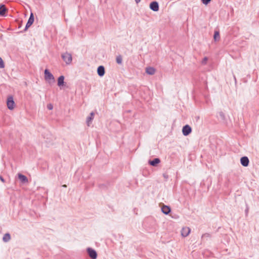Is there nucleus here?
Here are the masks:
<instances>
[{
    "label": "nucleus",
    "mask_w": 259,
    "mask_h": 259,
    "mask_svg": "<svg viewBox=\"0 0 259 259\" xmlns=\"http://www.w3.org/2000/svg\"><path fill=\"white\" fill-rule=\"evenodd\" d=\"M64 187H66V185H64L63 186Z\"/></svg>",
    "instance_id": "cd10ccee"
},
{
    "label": "nucleus",
    "mask_w": 259,
    "mask_h": 259,
    "mask_svg": "<svg viewBox=\"0 0 259 259\" xmlns=\"http://www.w3.org/2000/svg\"><path fill=\"white\" fill-rule=\"evenodd\" d=\"M94 115H95L94 113L93 112H92L90 113V115L87 117V124L88 126H89L90 125V124L92 122V121L94 119Z\"/></svg>",
    "instance_id": "f8f14e48"
},
{
    "label": "nucleus",
    "mask_w": 259,
    "mask_h": 259,
    "mask_svg": "<svg viewBox=\"0 0 259 259\" xmlns=\"http://www.w3.org/2000/svg\"><path fill=\"white\" fill-rule=\"evenodd\" d=\"M0 180H1L3 182H5L4 178H3L2 176H0Z\"/></svg>",
    "instance_id": "a878e982"
},
{
    "label": "nucleus",
    "mask_w": 259,
    "mask_h": 259,
    "mask_svg": "<svg viewBox=\"0 0 259 259\" xmlns=\"http://www.w3.org/2000/svg\"><path fill=\"white\" fill-rule=\"evenodd\" d=\"M116 61L117 64H121L122 62V58L121 56H118L116 58Z\"/></svg>",
    "instance_id": "aec40b11"
},
{
    "label": "nucleus",
    "mask_w": 259,
    "mask_h": 259,
    "mask_svg": "<svg viewBox=\"0 0 259 259\" xmlns=\"http://www.w3.org/2000/svg\"><path fill=\"white\" fill-rule=\"evenodd\" d=\"M190 229L189 227L183 228L181 231V235L183 237H187L190 233Z\"/></svg>",
    "instance_id": "6e6552de"
},
{
    "label": "nucleus",
    "mask_w": 259,
    "mask_h": 259,
    "mask_svg": "<svg viewBox=\"0 0 259 259\" xmlns=\"http://www.w3.org/2000/svg\"><path fill=\"white\" fill-rule=\"evenodd\" d=\"M14 101L13 100V98L12 97H9L8 98L7 100V106L8 108L12 110L14 109Z\"/></svg>",
    "instance_id": "20e7f679"
},
{
    "label": "nucleus",
    "mask_w": 259,
    "mask_h": 259,
    "mask_svg": "<svg viewBox=\"0 0 259 259\" xmlns=\"http://www.w3.org/2000/svg\"><path fill=\"white\" fill-rule=\"evenodd\" d=\"M62 58L67 64H69L72 61V56L68 53H65L62 55Z\"/></svg>",
    "instance_id": "f03ea898"
},
{
    "label": "nucleus",
    "mask_w": 259,
    "mask_h": 259,
    "mask_svg": "<svg viewBox=\"0 0 259 259\" xmlns=\"http://www.w3.org/2000/svg\"><path fill=\"white\" fill-rule=\"evenodd\" d=\"M210 236V234L208 233L204 234V235H202V237H209Z\"/></svg>",
    "instance_id": "393cba45"
},
{
    "label": "nucleus",
    "mask_w": 259,
    "mask_h": 259,
    "mask_svg": "<svg viewBox=\"0 0 259 259\" xmlns=\"http://www.w3.org/2000/svg\"><path fill=\"white\" fill-rule=\"evenodd\" d=\"M45 78L50 83L55 81V78L53 74L50 73L48 69L45 70Z\"/></svg>",
    "instance_id": "f257e3e1"
},
{
    "label": "nucleus",
    "mask_w": 259,
    "mask_h": 259,
    "mask_svg": "<svg viewBox=\"0 0 259 259\" xmlns=\"http://www.w3.org/2000/svg\"><path fill=\"white\" fill-rule=\"evenodd\" d=\"M207 60H208V58L206 57H204L203 59V60H202V62H201L202 64L205 65L207 63Z\"/></svg>",
    "instance_id": "4be33fe9"
},
{
    "label": "nucleus",
    "mask_w": 259,
    "mask_h": 259,
    "mask_svg": "<svg viewBox=\"0 0 259 259\" xmlns=\"http://www.w3.org/2000/svg\"><path fill=\"white\" fill-rule=\"evenodd\" d=\"M150 8L153 11L157 12L159 10V5L158 3L156 2H152L150 4Z\"/></svg>",
    "instance_id": "423d86ee"
},
{
    "label": "nucleus",
    "mask_w": 259,
    "mask_h": 259,
    "mask_svg": "<svg viewBox=\"0 0 259 259\" xmlns=\"http://www.w3.org/2000/svg\"><path fill=\"white\" fill-rule=\"evenodd\" d=\"M5 67L4 62L3 59L0 57V68H3Z\"/></svg>",
    "instance_id": "412c9836"
},
{
    "label": "nucleus",
    "mask_w": 259,
    "mask_h": 259,
    "mask_svg": "<svg viewBox=\"0 0 259 259\" xmlns=\"http://www.w3.org/2000/svg\"><path fill=\"white\" fill-rule=\"evenodd\" d=\"M18 178L20 180V181L22 183H26L28 182L27 178L25 176H24L21 174H18Z\"/></svg>",
    "instance_id": "9d476101"
},
{
    "label": "nucleus",
    "mask_w": 259,
    "mask_h": 259,
    "mask_svg": "<svg viewBox=\"0 0 259 259\" xmlns=\"http://www.w3.org/2000/svg\"><path fill=\"white\" fill-rule=\"evenodd\" d=\"M160 160L158 158H154L152 160L149 161V163L152 166H156L157 164L160 163Z\"/></svg>",
    "instance_id": "dca6fc26"
},
{
    "label": "nucleus",
    "mask_w": 259,
    "mask_h": 259,
    "mask_svg": "<svg viewBox=\"0 0 259 259\" xmlns=\"http://www.w3.org/2000/svg\"><path fill=\"white\" fill-rule=\"evenodd\" d=\"M241 164L244 166H247L249 164V159L246 156H244L241 158Z\"/></svg>",
    "instance_id": "1a4fd4ad"
},
{
    "label": "nucleus",
    "mask_w": 259,
    "mask_h": 259,
    "mask_svg": "<svg viewBox=\"0 0 259 259\" xmlns=\"http://www.w3.org/2000/svg\"><path fill=\"white\" fill-rule=\"evenodd\" d=\"M47 108L49 110H52L53 109V105L52 104H50L48 105Z\"/></svg>",
    "instance_id": "b1692460"
},
{
    "label": "nucleus",
    "mask_w": 259,
    "mask_h": 259,
    "mask_svg": "<svg viewBox=\"0 0 259 259\" xmlns=\"http://www.w3.org/2000/svg\"><path fill=\"white\" fill-rule=\"evenodd\" d=\"M213 38L215 41H219L220 40V33L218 31H215Z\"/></svg>",
    "instance_id": "6ab92c4d"
},
{
    "label": "nucleus",
    "mask_w": 259,
    "mask_h": 259,
    "mask_svg": "<svg viewBox=\"0 0 259 259\" xmlns=\"http://www.w3.org/2000/svg\"><path fill=\"white\" fill-rule=\"evenodd\" d=\"M64 76H63V75H61L59 77L58 79V85L59 87H62V86H63L64 85Z\"/></svg>",
    "instance_id": "2eb2a0df"
},
{
    "label": "nucleus",
    "mask_w": 259,
    "mask_h": 259,
    "mask_svg": "<svg viewBox=\"0 0 259 259\" xmlns=\"http://www.w3.org/2000/svg\"><path fill=\"white\" fill-rule=\"evenodd\" d=\"M87 250L90 257L92 259H96L97 258V254L95 250L91 248H89Z\"/></svg>",
    "instance_id": "39448f33"
},
{
    "label": "nucleus",
    "mask_w": 259,
    "mask_h": 259,
    "mask_svg": "<svg viewBox=\"0 0 259 259\" xmlns=\"http://www.w3.org/2000/svg\"><path fill=\"white\" fill-rule=\"evenodd\" d=\"M191 132V127L189 125H186L183 127L182 132L184 136H188Z\"/></svg>",
    "instance_id": "7ed1b4c3"
},
{
    "label": "nucleus",
    "mask_w": 259,
    "mask_h": 259,
    "mask_svg": "<svg viewBox=\"0 0 259 259\" xmlns=\"http://www.w3.org/2000/svg\"><path fill=\"white\" fill-rule=\"evenodd\" d=\"M34 22V16L33 13H31L29 18L28 20V22L26 25L25 30H26L28 29L33 23Z\"/></svg>",
    "instance_id": "0eeeda50"
},
{
    "label": "nucleus",
    "mask_w": 259,
    "mask_h": 259,
    "mask_svg": "<svg viewBox=\"0 0 259 259\" xmlns=\"http://www.w3.org/2000/svg\"><path fill=\"white\" fill-rule=\"evenodd\" d=\"M97 73L99 76H103L105 74V68L103 66H100L97 69Z\"/></svg>",
    "instance_id": "9b49d317"
},
{
    "label": "nucleus",
    "mask_w": 259,
    "mask_h": 259,
    "mask_svg": "<svg viewBox=\"0 0 259 259\" xmlns=\"http://www.w3.org/2000/svg\"><path fill=\"white\" fill-rule=\"evenodd\" d=\"M210 1L211 0H201L202 3L204 5H207Z\"/></svg>",
    "instance_id": "5701e85b"
},
{
    "label": "nucleus",
    "mask_w": 259,
    "mask_h": 259,
    "mask_svg": "<svg viewBox=\"0 0 259 259\" xmlns=\"http://www.w3.org/2000/svg\"><path fill=\"white\" fill-rule=\"evenodd\" d=\"M135 1L137 4H138L141 1V0H135Z\"/></svg>",
    "instance_id": "bb28decb"
},
{
    "label": "nucleus",
    "mask_w": 259,
    "mask_h": 259,
    "mask_svg": "<svg viewBox=\"0 0 259 259\" xmlns=\"http://www.w3.org/2000/svg\"><path fill=\"white\" fill-rule=\"evenodd\" d=\"M6 11H7V9L5 7V5H2L0 7V15H1V16L5 15Z\"/></svg>",
    "instance_id": "a211bd4d"
},
{
    "label": "nucleus",
    "mask_w": 259,
    "mask_h": 259,
    "mask_svg": "<svg viewBox=\"0 0 259 259\" xmlns=\"http://www.w3.org/2000/svg\"><path fill=\"white\" fill-rule=\"evenodd\" d=\"M11 239V235L9 233L5 234L3 238V240L5 242H7Z\"/></svg>",
    "instance_id": "f3484780"
},
{
    "label": "nucleus",
    "mask_w": 259,
    "mask_h": 259,
    "mask_svg": "<svg viewBox=\"0 0 259 259\" xmlns=\"http://www.w3.org/2000/svg\"><path fill=\"white\" fill-rule=\"evenodd\" d=\"M161 210L163 213L168 214L170 211V208L167 205H163L161 207Z\"/></svg>",
    "instance_id": "ddd939ff"
},
{
    "label": "nucleus",
    "mask_w": 259,
    "mask_h": 259,
    "mask_svg": "<svg viewBox=\"0 0 259 259\" xmlns=\"http://www.w3.org/2000/svg\"><path fill=\"white\" fill-rule=\"evenodd\" d=\"M146 72L149 75H153L155 73V69L153 67H149L146 69Z\"/></svg>",
    "instance_id": "4468645a"
}]
</instances>
